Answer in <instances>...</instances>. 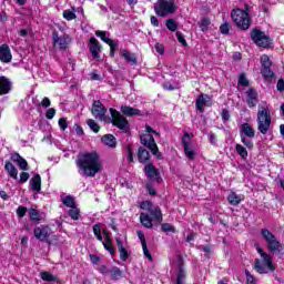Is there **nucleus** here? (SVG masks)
<instances>
[{"label": "nucleus", "instance_id": "nucleus-18", "mask_svg": "<svg viewBox=\"0 0 284 284\" xmlns=\"http://www.w3.org/2000/svg\"><path fill=\"white\" fill-rule=\"evenodd\" d=\"M33 236L41 242H45L50 239V226L41 225L33 230Z\"/></svg>", "mask_w": 284, "mask_h": 284}, {"label": "nucleus", "instance_id": "nucleus-38", "mask_svg": "<svg viewBox=\"0 0 284 284\" xmlns=\"http://www.w3.org/2000/svg\"><path fill=\"white\" fill-rule=\"evenodd\" d=\"M235 152L243 159L244 161L247 159V148L243 146V144H235Z\"/></svg>", "mask_w": 284, "mask_h": 284}, {"label": "nucleus", "instance_id": "nucleus-43", "mask_svg": "<svg viewBox=\"0 0 284 284\" xmlns=\"http://www.w3.org/2000/svg\"><path fill=\"white\" fill-rule=\"evenodd\" d=\"M87 124L89 125L90 130H92V132H94L95 134H99V132L101 131V126L93 119H89L87 121Z\"/></svg>", "mask_w": 284, "mask_h": 284}, {"label": "nucleus", "instance_id": "nucleus-30", "mask_svg": "<svg viewBox=\"0 0 284 284\" xmlns=\"http://www.w3.org/2000/svg\"><path fill=\"white\" fill-rule=\"evenodd\" d=\"M138 161H139V163H148L150 161V151H148L143 146H139Z\"/></svg>", "mask_w": 284, "mask_h": 284}, {"label": "nucleus", "instance_id": "nucleus-15", "mask_svg": "<svg viewBox=\"0 0 284 284\" xmlns=\"http://www.w3.org/2000/svg\"><path fill=\"white\" fill-rule=\"evenodd\" d=\"M203 105L206 108H212V97L209 94H200L195 100V108L197 112H201V114L205 112V108Z\"/></svg>", "mask_w": 284, "mask_h": 284}, {"label": "nucleus", "instance_id": "nucleus-54", "mask_svg": "<svg viewBox=\"0 0 284 284\" xmlns=\"http://www.w3.org/2000/svg\"><path fill=\"white\" fill-rule=\"evenodd\" d=\"M161 230H162V232H173V234L176 233V229L174 226H172V224H170V223L161 224Z\"/></svg>", "mask_w": 284, "mask_h": 284}, {"label": "nucleus", "instance_id": "nucleus-13", "mask_svg": "<svg viewBox=\"0 0 284 284\" xmlns=\"http://www.w3.org/2000/svg\"><path fill=\"white\" fill-rule=\"evenodd\" d=\"M105 112H108V109L101 100L93 101L91 114L94 116V119H99L100 121H108L105 116Z\"/></svg>", "mask_w": 284, "mask_h": 284}, {"label": "nucleus", "instance_id": "nucleus-14", "mask_svg": "<svg viewBox=\"0 0 284 284\" xmlns=\"http://www.w3.org/2000/svg\"><path fill=\"white\" fill-rule=\"evenodd\" d=\"M185 278H187V273L185 272V260L183 255H178V275L175 283L185 284Z\"/></svg>", "mask_w": 284, "mask_h": 284}, {"label": "nucleus", "instance_id": "nucleus-35", "mask_svg": "<svg viewBox=\"0 0 284 284\" xmlns=\"http://www.w3.org/2000/svg\"><path fill=\"white\" fill-rule=\"evenodd\" d=\"M40 277L45 281L47 283H60L61 280H59V277L54 276L52 273L48 272V271H43L40 273Z\"/></svg>", "mask_w": 284, "mask_h": 284}, {"label": "nucleus", "instance_id": "nucleus-1", "mask_svg": "<svg viewBox=\"0 0 284 284\" xmlns=\"http://www.w3.org/2000/svg\"><path fill=\"white\" fill-rule=\"evenodd\" d=\"M77 165L85 176L94 179L103 170L101 156L97 151L85 152L78 156Z\"/></svg>", "mask_w": 284, "mask_h": 284}, {"label": "nucleus", "instance_id": "nucleus-45", "mask_svg": "<svg viewBox=\"0 0 284 284\" xmlns=\"http://www.w3.org/2000/svg\"><path fill=\"white\" fill-rule=\"evenodd\" d=\"M165 24L168 30H170V32H176V30H179V24L174 19H168Z\"/></svg>", "mask_w": 284, "mask_h": 284}, {"label": "nucleus", "instance_id": "nucleus-17", "mask_svg": "<svg viewBox=\"0 0 284 284\" xmlns=\"http://www.w3.org/2000/svg\"><path fill=\"white\" fill-rule=\"evenodd\" d=\"M186 139H192L190 138V133L184 132L183 136H182V145L184 148V154L185 156L190 160V161H194V158L196 156V153L194 152V149H192V145L190 144V142H187Z\"/></svg>", "mask_w": 284, "mask_h": 284}, {"label": "nucleus", "instance_id": "nucleus-6", "mask_svg": "<svg viewBox=\"0 0 284 284\" xmlns=\"http://www.w3.org/2000/svg\"><path fill=\"white\" fill-rule=\"evenodd\" d=\"M111 119L109 118V121L106 120V123H112L114 128H118V130H121V132H124L128 134L130 132V121H128V118L121 114L116 109L110 108L109 109Z\"/></svg>", "mask_w": 284, "mask_h": 284}, {"label": "nucleus", "instance_id": "nucleus-40", "mask_svg": "<svg viewBox=\"0 0 284 284\" xmlns=\"http://www.w3.org/2000/svg\"><path fill=\"white\" fill-rule=\"evenodd\" d=\"M62 203L63 205H65V207H75L77 206V202L74 201V197L72 195H67L62 199Z\"/></svg>", "mask_w": 284, "mask_h": 284}, {"label": "nucleus", "instance_id": "nucleus-24", "mask_svg": "<svg viewBox=\"0 0 284 284\" xmlns=\"http://www.w3.org/2000/svg\"><path fill=\"white\" fill-rule=\"evenodd\" d=\"M145 176H148V179H151V181H154L155 176H160L159 169H156V166H154V163L149 162L143 170Z\"/></svg>", "mask_w": 284, "mask_h": 284}, {"label": "nucleus", "instance_id": "nucleus-23", "mask_svg": "<svg viewBox=\"0 0 284 284\" xmlns=\"http://www.w3.org/2000/svg\"><path fill=\"white\" fill-rule=\"evenodd\" d=\"M11 161L17 163L20 170H23V172H28V170H30V166L28 165V161L23 156H21V154L19 153H12Z\"/></svg>", "mask_w": 284, "mask_h": 284}, {"label": "nucleus", "instance_id": "nucleus-55", "mask_svg": "<svg viewBox=\"0 0 284 284\" xmlns=\"http://www.w3.org/2000/svg\"><path fill=\"white\" fill-rule=\"evenodd\" d=\"M244 274L246 276V284H256V278L254 275H252V273H250V271L245 270Z\"/></svg>", "mask_w": 284, "mask_h": 284}, {"label": "nucleus", "instance_id": "nucleus-51", "mask_svg": "<svg viewBox=\"0 0 284 284\" xmlns=\"http://www.w3.org/2000/svg\"><path fill=\"white\" fill-rule=\"evenodd\" d=\"M230 30H232V24L230 22H224L220 26L221 34H230Z\"/></svg>", "mask_w": 284, "mask_h": 284}, {"label": "nucleus", "instance_id": "nucleus-48", "mask_svg": "<svg viewBox=\"0 0 284 284\" xmlns=\"http://www.w3.org/2000/svg\"><path fill=\"white\" fill-rule=\"evenodd\" d=\"M93 234L95 239H98L100 242H103V235H101V224L97 223L93 225Z\"/></svg>", "mask_w": 284, "mask_h": 284}, {"label": "nucleus", "instance_id": "nucleus-41", "mask_svg": "<svg viewBox=\"0 0 284 284\" xmlns=\"http://www.w3.org/2000/svg\"><path fill=\"white\" fill-rule=\"evenodd\" d=\"M227 201H229L230 205L236 206L241 203V196H239L236 193L232 192L227 196Z\"/></svg>", "mask_w": 284, "mask_h": 284}, {"label": "nucleus", "instance_id": "nucleus-12", "mask_svg": "<svg viewBox=\"0 0 284 284\" xmlns=\"http://www.w3.org/2000/svg\"><path fill=\"white\" fill-rule=\"evenodd\" d=\"M89 51L91 52L92 59L95 61H101V52L103 51V47L101 45V42L94 37H91L88 42Z\"/></svg>", "mask_w": 284, "mask_h": 284}, {"label": "nucleus", "instance_id": "nucleus-64", "mask_svg": "<svg viewBox=\"0 0 284 284\" xmlns=\"http://www.w3.org/2000/svg\"><path fill=\"white\" fill-rule=\"evenodd\" d=\"M277 92H284V80L281 78L276 84Z\"/></svg>", "mask_w": 284, "mask_h": 284}, {"label": "nucleus", "instance_id": "nucleus-42", "mask_svg": "<svg viewBox=\"0 0 284 284\" xmlns=\"http://www.w3.org/2000/svg\"><path fill=\"white\" fill-rule=\"evenodd\" d=\"M241 142L243 143V145H245V148L247 150H254V141H252V138H247V136H240Z\"/></svg>", "mask_w": 284, "mask_h": 284}, {"label": "nucleus", "instance_id": "nucleus-50", "mask_svg": "<svg viewBox=\"0 0 284 284\" xmlns=\"http://www.w3.org/2000/svg\"><path fill=\"white\" fill-rule=\"evenodd\" d=\"M239 85H242L243 88H248L250 80L245 77V73H241L237 80Z\"/></svg>", "mask_w": 284, "mask_h": 284}, {"label": "nucleus", "instance_id": "nucleus-36", "mask_svg": "<svg viewBox=\"0 0 284 284\" xmlns=\"http://www.w3.org/2000/svg\"><path fill=\"white\" fill-rule=\"evenodd\" d=\"M109 274L111 275V281H120V278H123V271L118 266H113L109 271Z\"/></svg>", "mask_w": 284, "mask_h": 284}, {"label": "nucleus", "instance_id": "nucleus-32", "mask_svg": "<svg viewBox=\"0 0 284 284\" xmlns=\"http://www.w3.org/2000/svg\"><path fill=\"white\" fill-rule=\"evenodd\" d=\"M152 216L148 213H141L140 214V223L146 227L148 230H152L154 227V224L152 223Z\"/></svg>", "mask_w": 284, "mask_h": 284}, {"label": "nucleus", "instance_id": "nucleus-2", "mask_svg": "<svg viewBox=\"0 0 284 284\" xmlns=\"http://www.w3.org/2000/svg\"><path fill=\"white\" fill-rule=\"evenodd\" d=\"M256 252L260 254V256L263 257V262L260 258H255V263L253 268L257 274H268V272H276V266L274 265L273 261L274 258L272 255L267 254L261 246L256 247Z\"/></svg>", "mask_w": 284, "mask_h": 284}, {"label": "nucleus", "instance_id": "nucleus-7", "mask_svg": "<svg viewBox=\"0 0 284 284\" xmlns=\"http://www.w3.org/2000/svg\"><path fill=\"white\" fill-rule=\"evenodd\" d=\"M251 40L257 48H264L267 49L272 45L273 40L270 38V36L265 34L261 29L254 28L251 31Z\"/></svg>", "mask_w": 284, "mask_h": 284}, {"label": "nucleus", "instance_id": "nucleus-52", "mask_svg": "<svg viewBox=\"0 0 284 284\" xmlns=\"http://www.w3.org/2000/svg\"><path fill=\"white\" fill-rule=\"evenodd\" d=\"M175 37H176L179 43H181V45H183V48H187V40H185V36H183V33L181 31H176Z\"/></svg>", "mask_w": 284, "mask_h": 284}, {"label": "nucleus", "instance_id": "nucleus-58", "mask_svg": "<svg viewBox=\"0 0 284 284\" xmlns=\"http://www.w3.org/2000/svg\"><path fill=\"white\" fill-rule=\"evenodd\" d=\"M152 202L151 201H143L140 204L141 210H148V212H150V210H152Z\"/></svg>", "mask_w": 284, "mask_h": 284}, {"label": "nucleus", "instance_id": "nucleus-28", "mask_svg": "<svg viewBox=\"0 0 284 284\" xmlns=\"http://www.w3.org/2000/svg\"><path fill=\"white\" fill-rule=\"evenodd\" d=\"M149 216H151L152 221H155L158 225L163 223V213L161 212V207L155 206L149 211Z\"/></svg>", "mask_w": 284, "mask_h": 284}, {"label": "nucleus", "instance_id": "nucleus-8", "mask_svg": "<svg viewBox=\"0 0 284 284\" xmlns=\"http://www.w3.org/2000/svg\"><path fill=\"white\" fill-rule=\"evenodd\" d=\"M178 8L174 1L158 0L153 10L158 17L165 18L168 14H174Z\"/></svg>", "mask_w": 284, "mask_h": 284}, {"label": "nucleus", "instance_id": "nucleus-21", "mask_svg": "<svg viewBox=\"0 0 284 284\" xmlns=\"http://www.w3.org/2000/svg\"><path fill=\"white\" fill-rule=\"evenodd\" d=\"M246 103L248 108H256V103H258V92H256V89L250 88L246 91Z\"/></svg>", "mask_w": 284, "mask_h": 284}, {"label": "nucleus", "instance_id": "nucleus-20", "mask_svg": "<svg viewBox=\"0 0 284 284\" xmlns=\"http://www.w3.org/2000/svg\"><path fill=\"white\" fill-rule=\"evenodd\" d=\"M0 61L1 63H10L12 61V51L10 45L6 43L0 45Z\"/></svg>", "mask_w": 284, "mask_h": 284}, {"label": "nucleus", "instance_id": "nucleus-29", "mask_svg": "<svg viewBox=\"0 0 284 284\" xmlns=\"http://www.w3.org/2000/svg\"><path fill=\"white\" fill-rule=\"evenodd\" d=\"M121 57L124 58L126 63H129L130 65H136V63H138L136 54L131 53L130 51H128V49H123L121 51Z\"/></svg>", "mask_w": 284, "mask_h": 284}, {"label": "nucleus", "instance_id": "nucleus-44", "mask_svg": "<svg viewBox=\"0 0 284 284\" xmlns=\"http://www.w3.org/2000/svg\"><path fill=\"white\" fill-rule=\"evenodd\" d=\"M106 45H109V48H110L109 55L113 59L114 54H116V49L119 48V42L111 40V41H109V43H106Z\"/></svg>", "mask_w": 284, "mask_h": 284}, {"label": "nucleus", "instance_id": "nucleus-9", "mask_svg": "<svg viewBox=\"0 0 284 284\" xmlns=\"http://www.w3.org/2000/svg\"><path fill=\"white\" fill-rule=\"evenodd\" d=\"M140 142L144 145V148H148L150 152L153 154V156H156L159 161H162L163 153L159 151V145L156 144V141L154 140V135L152 134H142L140 136Z\"/></svg>", "mask_w": 284, "mask_h": 284}, {"label": "nucleus", "instance_id": "nucleus-10", "mask_svg": "<svg viewBox=\"0 0 284 284\" xmlns=\"http://www.w3.org/2000/svg\"><path fill=\"white\" fill-rule=\"evenodd\" d=\"M261 61V74L264 81H272V79L276 78V74L272 70V60H270V55L263 54L260 59Z\"/></svg>", "mask_w": 284, "mask_h": 284}, {"label": "nucleus", "instance_id": "nucleus-5", "mask_svg": "<svg viewBox=\"0 0 284 284\" xmlns=\"http://www.w3.org/2000/svg\"><path fill=\"white\" fill-rule=\"evenodd\" d=\"M272 125V111L268 106H262L257 111V130L261 134H267Z\"/></svg>", "mask_w": 284, "mask_h": 284}, {"label": "nucleus", "instance_id": "nucleus-46", "mask_svg": "<svg viewBox=\"0 0 284 284\" xmlns=\"http://www.w3.org/2000/svg\"><path fill=\"white\" fill-rule=\"evenodd\" d=\"M95 37L101 39V41H103L106 44L110 43V41H112V39L108 38V31L98 30L95 31Z\"/></svg>", "mask_w": 284, "mask_h": 284}, {"label": "nucleus", "instance_id": "nucleus-33", "mask_svg": "<svg viewBox=\"0 0 284 284\" xmlns=\"http://www.w3.org/2000/svg\"><path fill=\"white\" fill-rule=\"evenodd\" d=\"M30 186L34 192H41V175L36 173L30 180Z\"/></svg>", "mask_w": 284, "mask_h": 284}, {"label": "nucleus", "instance_id": "nucleus-4", "mask_svg": "<svg viewBox=\"0 0 284 284\" xmlns=\"http://www.w3.org/2000/svg\"><path fill=\"white\" fill-rule=\"evenodd\" d=\"M231 19H233V23H235L236 28L242 31L250 30V26H252V18L250 17L247 9H233Z\"/></svg>", "mask_w": 284, "mask_h": 284}, {"label": "nucleus", "instance_id": "nucleus-26", "mask_svg": "<svg viewBox=\"0 0 284 284\" xmlns=\"http://www.w3.org/2000/svg\"><path fill=\"white\" fill-rule=\"evenodd\" d=\"M115 243L118 245V252L120 254L121 261H128V258H130V252H128V248L123 246V241L121 237H115Z\"/></svg>", "mask_w": 284, "mask_h": 284}, {"label": "nucleus", "instance_id": "nucleus-39", "mask_svg": "<svg viewBox=\"0 0 284 284\" xmlns=\"http://www.w3.org/2000/svg\"><path fill=\"white\" fill-rule=\"evenodd\" d=\"M211 23H212V21L210 20V18L204 17V18H202V20L200 22H197V26L200 27L202 32H207Z\"/></svg>", "mask_w": 284, "mask_h": 284}, {"label": "nucleus", "instance_id": "nucleus-59", "mask_svg": "<svg viewBox=\"0 0 284 284\" xmlns=\"http://www.w3.org/2000/svg\"><path fill=\"white\" fill-rule=\"evenodd\" d=\"M55 114H57V109L50 108V109L45 112V118L49 119V120H52V119H54Z\"/></svg>", "mask_w": 284, "mask_h": 284}, {"label": "nucleus", "instance_id": "nucleus-37", "mask_svg": "<svg viewBox=\"0 0 284 284\" xmlns=\"http://www.w3.org/2000/svg\"><path fill=\"white\" fill-rule=\"evenodd\" d=\"M196 250H200V252H204V258H206V261H210V258H212V245H197Z\"/></svg>", "mask_w": 284, "mask_h": 284}, {"label": "nucleus", "instance_id": "nucleus-27", "mask_svg": "<svg viewBox=\"0 0 284 284\" xmlns=\"http://www.w3.org/2000/svg\"><path fill=\"white\" fill-rule=\"evenodd\" d=\"M120 111L122 112V114H124V116H143L141 110L129 105H122L120 108Z\"/></svg>", "mask_w": 284, "mask_h": 284}, {"label": "nucleus", "instance_id": "nucleus-57", "mask_svg": "<svg viewBox=\"0 0 284 284\" xmlns=\"http://www.w3.org/2000/svg\"><path fill=\"white\" fill-rule=\"evenodd\" d=\"M104 250L111 254V256H114L116 254V250L114 248V244H103Z\"/></svg>", "mask_w": 284, "mask_h": 284}, {"label": "nucleus", "instance_id": "nucleus-53", "mask_svg": "<svg viewBox=\"0 0 284 284\" xmlns=\"http://www.w3.org/2000/svg\"><path fill=\"white\" fill-rule=\"evenodd\" d=\"M62 14L67 21H74L77 19V13L71 10H64Z\"/></svg>", "mask_w": 284, "mask_h": 284}, {"label": "nucleus", "instance_id": "nucleus-3", "mask_svg": "<svg viewBox=\"0 0 284 284\" xmlns=\"http://www.w3.org/2000/svg\"><path fill=\"white\" fill-rule=\"evenodd\" d=\"M262 239L265 240L266 243V250L268 254H281V252H284V245L276 239V235L272 233L267 229H262L260 232Z\"/></svg>", "mask_w": 284, "mask_h": 284}, {"label": "nucleus", "instance_id": "nucleus-19", "mask_svg": "<svg viewBox=\"0 0 284 284\" xmlns=\"http://www.w3.org/2000/svg\"><path fill=\"white\" fill-rule=\"evenodd\" d=\"M240 136H246L247 139H254L256 136V130L252 128V124L244 122L240 126Z\"/></svg>", "mask_w": 284, "mask_h": 284}, {"label": "nucleus", "instance_id": "nucleus-61", "mask_svg": "<svg viewBox=\"0 0 284 284\" xmlns=\"http://www.w3.org/2000/svg\"><path fill=\"white\" fill-rule=\"evenodd\" d=\"M145 187L150 196H156L158 192L156 189L152 187V183H146Z\"/></svg>", "mask_w": 284, "mask_h": 284}, {"label": "nucleus", "instance_id": "nucleus-22", "mask_svg": "<svg viewBox=\"0 0 284 284\" xmlns=\"http://www.w3.org/2000/svg\"><path fill=\"white\" fill-rule=\"evenodd\" d=\"M12 91V82H10V79L6 78V75L0 77V97H3V94H10Z\"/></svg>", "mask_w": 284, "mask_h": 284}, {"label": "nucleus", "instance_id": "nucleus-25", "mask_svg": "<svg viewBox=\"0 0 284 284\" xmlns=\"http://www.w3.org/2000/svg\"><path fill=\"white\" fill-rule=\"evenodd\" d=\"M4 172L14 181L19 179V170H17V166H14L10 161L4 162Z\"/></svg>", "mask_w": 284, "mask_h": 284}, {"label": "nucleus", "instance_id": "nucleus-16", "mask_svg": "<svg viewBox=\"0 0 284 284\" xmlns=\"http://www.w3.org/2000/svg\"><path fill=\"white\" fill-rule=\"evenodd\" d=\"M203 105L206 108H212V97L209 94H200L195 100V108L197 112H201V114L205 112V108Z\"/></svg>", "mask_w": 284, "mask_h": 284}, {"label": "nucleus", "instance_id": "nucleus-34", "mask_svg": "<svg viewBox=\"0 0 284 284\" xmlns=\"http://www.w3.org/2000/svg\"><path fill=\"white\" fill-rule=\"evenodd\" d=\"M29 219L32 223H37V225H39V223H41V213L39 210L31 207L29 209Z\"/></svg>", "mask_w": 284, "mask_h": 284}, {"label": "nucleus", "instance_id": "nucleus-60", "mask_svg": "<svg viewBox=\"0 0 284 284\" xmlns=\"http://www.w3.org/2000/svg\"><path fill=\"white\" fill-rule=\"evenodd\" d=\"M30 179V173L28 172H21L20 173V180L19 183H28V180Z\"/></svg>", "mask_w": 284, "mask_h": 284}, {"label": "nucleus", "instance_id": "nucleus-31", "mask_svg": "<svg viewBox=\"0 0 284 284\" xmlns=\"http://www.w3.org/2000/svg\"><path fill=\"white\" fill-rule=\"evenodd\" d=\"M101 141L104 145H106V148H116V138L113 134H104L101 138Z\"/></svg>", "mask_w": 284, "mask_h": 284}, {"label": "nucleus", "instance_id": "nucleus-11", "mask_svg": "<svg viewBox=\"0 0 284 284\" xmlns=\"http://www.w3.org/2000/svg\"><path fill=\"white\" fill-rule=\"evenodd\" d=\"M52 43L53 48L59 47V50H61V52H65V50H68L69 43H72V39H70V36L68 33L59 36V31H53Z\"/></svg>", "mask_w": 284, "mask_h": 284}, {"label": "nucleus", "instance_id": "nucleus-56", "mask_svg": "<svg viewBox=\"0 0 284 284\" xmlns=\"http://www.w3.org/2000/svg\"><path fill=\"white\" fill-rule=\"evenodd\" d=\"M58 125L62 132H65V130H68V120L65 118H60Z\"/></svg>", "mask_w": 284, "mask_h": 284}, {"label": "nucleus", "instance_id": "nucleus-49", "mask_svg": "<svg viewBox=\"0 0 284 284\" xmlns=\"http://www.w3.org/2000/svg\"><path fill=\"white\" fill-rule=\"evenodd\" d=\"M28 212H29L28 207L23 205H19L18 209L16 210V214L18 219H23L26 214H28Z\"/></svg>", "mask_w": 284, "mask_h": 284}, {"label": "nucleus", "instance_id": "nucleus-63", "mask_svg": "<svg viewBox=\"0 0 284 284\" xmlns=\"http://www.w3.org/2000/svg\"><path fill=\"white\" fill-rule=\"evenodd\" d=\"M155 51L158 54H165V47L162 43H155Z\"/></svg>", "mask_w": 284, "mask_h": 284}, {"label": "nucleus", "instance_id": "nucleus-62", "mask_svg": "<svg viewBox=\"0 0 284 284\" xmlns=\"http://www.w3.org/2000/svg\"><path fill=\"white\" fill-rule=\"evenodd\" d=\"M222 121L223 123H227V121H230V111L227 109L222 110Z\"/></svg>", "mask_w": 284, "mask_h": 284}, {"label": "nucleus", "instance_id": "nucleus-47", "mask_svg": "<svg viewBox=\"0 0 284 284\" xmlns=\"http://www.w3.org/2000/svg\"><path fill=\"white\" fill-rule=\"evenodd\" d=\"M69 216L70 219H72V221H79V217L81 216V211H79V209L75 207H71L69 210Z\"/></svg>", "mask_w": 284, "mask_h": 284}]
</instances>
